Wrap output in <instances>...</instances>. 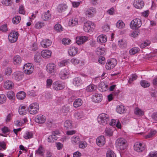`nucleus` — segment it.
<instances>
[{
    "mask_svg": "<svg viewBox=\"0 0 157 157\" xmlns=\"http://www.w3.org/2000/svg\"><path fill=\"white\" fill-rule=\"evenodd\" d=\"M12 72V69L9 67H7L4 70V74L8 76L10 75Z\"/></svg>",
    "mask_w": 157,
    "mask_h": 157,
    "instance_id": "nucleus-51",
    "label": "nucleus"
},
{
    "mask_svg": "<svg viewBox=\"0 0 157 157\" xmlns=\"http://www.w3.org/2000/svg\"><path fill=\"white\" fill-rule=\"evenodd\" d=\"M78 51V48L75 47H72L70 48L68 50V53L70 56L75 55Z\"/></svg>",
    "mask_w": 157,
    "mask_h": 157,
    "instance_id": "nucleus-25",
    "label": "nucleus"
},
{
    "mask_svg": "<svg viewBox=\"0 0 157 157\" xmlns=\"http://www.w3.org/2000/svg\"><path fill=\"white\" fill-rule=\"evenodd\" d=\"M51 14L50 13V11L49 10L44 12L41 15L42 19L45 21H49L51 19Z\"/></svg>",
    "mask_w": 157,
    "mask_h": 157,
    "instance_id": "nucleus-14",
    "label": "nucleus"
},
{
    "mask_svg": "<svg viewBox=\"0 0 157 157\" xmlns=\"http://www.w3.org/2000/svg\"><path fill=\"white\" fill-rule=\"evenodd\" d=\"M68 72L65 69L62 70L59 74V77L62 79H65L68 78Z\"/></svg>",
    "mask_w": 157,
    "mask_h": 157,
    "instance_id": "nucleus-23",
    "label": "nucleus"
},
{
    "mask_svg": "<svg viewBox=\"0 0 157 157\" xmlns=\"http://www.w3.org/2000/svg\"><path fill=\"white\" fill-rule=\"evenodd\" d=\"M126 140L122 138H119L116 141V146L120 150H124L126 147Z\"/></svg>",
    "mask_w": 157,
    "mask_h": 157,
    "instance_id": "nucleus-2",
    "label": "nucleus"
},
{
    "mask_svg": "<svg viewBox=\"0 0 157 157\" xmlns=\"http://www.w3.org/2000/svg\"><path fill=\"white\" fill-rule=\"evenodd\" d=\"M68 61L67 60H62L58 63V65L60 67L65 66L67 64Z\"/></svg>",
    "mask_w": 157,
    "mask_h": 157,
    "instance_id": "nucleus-59",
    "label": "nucleus"
},
{
    "mask_svg": "<svg viewBox=\"0 0 157 157\" xmlns=\"http://www.w3.org/2000/svg\"><path fill=\"white\" fill-rule=\"evenodd\" d=\"M140 84L141 86L144 88H147L149 87L150 85L149 82L145 80H142L140 81Z\"/></svg>",
    "mask_w": 157,
    "mask_h": 157,
    "instance_id": "nucleus-39",
    "label": "nucleus"
},
{
    "mask_svg": "<svg viewBox=\"0 0 157 157\" xmlns=\"http://www.w3.org/2000/svg\"><path fill=\"white\" fill-rule=\"evenodd\" d=\"M21 19L20 17L17 16L14 17L13 18L12 21L14 24H17L20 22Z\"/></svg>",
    "mask_w": 157,
    "mask_h": 157,
    "instance_id": "nucleus-50",
    "label": "nucleus"
},
{
    "mask_svg": "<svg viewBox=\"0 0 157 157\" xmlns=\"http://www.w3.org/2000/svg\"><path fill=\"white\" fill-rule=\"evenodd\" d=\"M134 6L136 8L141 9L144 6V3L142 0H134Z\"/></svg>",
    "mask_w": 157,
    "mask_h": 157,
    "instance_id": "nucleus-18",
    "label": "nucleus"
},
{
    "mask_svg": "<svg viewBox=\"0 0 157 157\" xmlns=\"http://www.w3.org/2000/svg\"><path fill=\"white\" fill-rule=\"evenodd\" d=\"M105 132L106 135L109 136H112L113 134V131L110 128H106L105 130Z\"/></svg>",
    "mask_w": 157,
    "mask_h": 157,
    "instance_id": "nucleus-52",
    "label": "nucleus"
},
{
    "mask_svg": "<svg viewBox=\"0 0 157 157\" xmlns=\"http://www.w3.org/2000/svg\"><path fill=\"white\" fill-rule=\"evenodd\" d=\"M41 57L40 53H38L36 54L34 57L35 61L39 63L41 60Z\"/></svg>",
    "mask_w": 157,
    "mask_h": 157,
    "instance_id": "nucleus-54",
    "label": "nucleus"
},
{
    "mask_svg": "<svg viewBox=\"0 0 157 157\" xmlns=\"http://www.w3.org/2000/svg\"><path fill=\"white\" fill-rule=\"evenodd\" d=\"M39 105L37 103H33L30 104L29 106V113L32 114L36 113L39 110Z\"/></svg>",
    "mask_w": 157,
    "mask_h": 157,
    "instance_id": "nucleus-3",
    "label": "nucleus"
},
{
    "mask_svg": "<svg viewBox=\"0 0 157 157\" xmlns=\"http://www.w3.org/2000/svg\"><path fill=\"white\" fill-rule=\"evenodd\" d=\"M52 44L51 41L47 39H44L40 42V44L42 47L44 48H47L50 46Z\"/></svg>",
    "mask_w": 157,
    "mask_h": 157,
    "instance_id": "nucleus-21",
    "label": "nucleus"
},
{
    "mask_svg": "<svg viewBox=\"0 0 157 157\" xmlns=\"http://www.w3.org/2000/svg\"><path fill=\"white\" fill-rule=\"evenodd\" d=\"M141 24V20L139 19L136 18L131 21L130 25L131 28L136 29L140 27Z\"/></svg>",
    "mask_w": 157,
    "mask_h": 157,
    "instance_id": "nucleus-10",
    "label": "nucleus"
},
{
    "mask_svg": "<svg viewBox=\"0 0 157 157\" xmlns=\"http://www.w3.org/2000/svg\"><path fill=\"white\" fill-rule=\"evenodd\" d=\"M44 153V149L41 146H40L35 151V153L37 155L43 156Z\"/></svg>",
    "mask_w": 157,
    "mask_h": 157,
    "instance_id": "nucleus-37",
    "label": "nucleus"
},
{
    "mask_svg": "<svg viewBox=\"0 0 157 157\" xmlns=\"http://www.w3.org/2000/svg\"><path fill=\"white\" fill-rule=\"evenodd\" d=\"M47 71L50 73H52L56 71V65L53 63L48 64L46 67Z\"/></svg>",
    "mask_w": 157,
    "mask_h": 157,
    "instance_id": "nucleus-17",
    "label": "nucleus"
},
{
    "mask_svg": "<svg viewBox=\"0 0 157 157\" xmlns=\"http://www.w3.org/2000/svg\"><path fill=\"white\" fill-rule=\"evenodd\" d=\"M105 52L104 48H98L97 49L96 53L99 56L103 55Z\"/></svg>",
    "mask_w": 157,
    "mask_h": 157,
    "instance_id": "nucleus-43",
    "label": "nucleus"
},
{
    "mask_svg": "<svg viewBox=\"0 0 157 157\" xmlns=\"http://www.w3.org/2000/svg\"><path fill=\"white\" fill-rule=\"evenodd\" d=\"M82 101L80 98H77L75 100L73 103V106L75 108H77L82 105Z\"/></svg>",
    "mask_w": 157,
    "mask_h": 157,
    "instance_id": "nucleus-35",
    "label": "nucleus"
},
{
    "mask_svg": "<svg viewBox=\"0 0 157 157\" xmlns=\"http://www.w3.org/2000/svg\"><path fill=\"white\" fill-rule=\"evenodd\" d=\"M7 96L8 98L11 100H13L15 97V94L12 91H8L7 93Z\"/></svg>",
    "mask_w": 157,
    "mask_h": 157,
    "instance_id": "nucleus-38",
    "label": "nucleus"
},
{
    "mask_svg": "<svg viewBox=\"0 0 157 157\" xmlns=\"http://www.w3.org/2000/svg\"><path fill=\"white\" fill-rule=\"evenodd\" d=\"M51 54L52 52L49 50H45L41 52V56L45 58H49L51 56Z\"/></svg>",
    "mask_w": 157,
    "mask_h": 157,
    "instance_id": "nucleus-24",
    "label": "nucleus"
},
{
    "mask_svg": "<svg viewBox=\"0 0 157 157\" xmlns=\"http://www.w3.org/2000/svg\"><path fill=\"white\" fill-rule=\"evenodd\" d=\"M96 11L95 9L93 7H90L86 9L85 10V13L87 17H91L95 14Z\"/></svg>",
    "mask_w": 157,
    "mask_h": 157,
    "instance_id": "nucleus-12",
    "label": "nucleus"
},
{
    "mask_svg": "<svg viewBox=\"0 0 157 157\" xmlns=\"http://www.w3.org/2000/svg\"><path fill=\"white\" fill-rule=\"evenodd\" d=\"M106 156V157H116V155L113 151L109 150L107 151Z\"/></svg>",
    "mask_w": 157,
    "mask_h": 157,
    "instance_id": "nucleus-46",
    "label": "nucleus"
},
{
    "mask_svg": "<svg viewBox=\"0 0 157 157\" xmlns=\"http://www.w3.org/2000/svg\"><path fill=\"white\" fill-rule=\"evenodd\" d=\"M145 144L143 143L136 142L134 145V150L138 152H141L144 150Z\"/></svg>",
    "mask_w": 157,
    "mask_h": 157,
    "instance_id": "nucleus-9",
    "label": "nucleus"
},
{
    "mask_svg": "<svg viewBox=\"0 0 157 157\" xmlns=\"http://www.w3.org/2000/svg\"><path fill=\"white\" fill-rule=\"evenodd\" d=\"M44 23L41 22H37L35 25V27L37 29L41 28L44 25Z\"/></svg>",
    "mask_w": 157,
    "mask_h": 157,
    "instance_id": "nucleus-62",
    "label": "nucleus"
},
{
    "mask_svg": "<svg viewBox=\"0 0 157 157\" xmlns=\"http://www.w3.org/2000/svg\"><path fill=\"white\" fill-rule=\"evenodd\" d=\"M33 136V133L31 132H26L23 137L25 139H28L32 138Z\"/></svg>",
    "mask_w": 157,
    "mask_h": 157,
    "instance_id": "nucleus-47",
    "label": "nucleus"
},
{
    "mask_svg": "<svg viewBox=\"0 0 157 157\" xmlns=\"http://www.w3.org/2000/svg\"><path fill=\"white\" fill-rule=\"evenodd\" d=\"M52 86L55 90H59L63 89L65 87V84L61 82L56 81L53 83Z\"/></svg>",
    "mask_w": 157,
    "mask_h": 157,
    "instance_id": "nucleus-11",
    "label": "nucleus"
},
{
    "mask_svg": "<svg viewBox=\"0 0 157 157\" xmlns=\"http://www.w3.org/2000/svg\"><path fill=\"white\" fill-rule=\"evenodd\" d=\"M119 47L122 48H126L127 47V42L124 40L121 39L118 42Z\"/></svg>",
    "mask_w": 157,
    "mask_h": 157,
    "instance_id": "nucleus-28",
    "label": "nucleus"
},
{
    "mask_svg": "<svg viewBox=\"0 0 157 157\" xmlns=\"http://www.w3.org/2000/svg\"><path fill=\"white\" fill-rule=\"evenodd\" d=\"M6 97L3 94H0V104H2L5 103L6 101Z\"/></svg>",
    "mask_w": 157,
    "mask_h": 157,
    "instance_id": "nucleus-53",
    "label": "nucleus"
},
{
    "mask_svg": "<svg viewBox=\"0 0 157 157\" xmlns=\"http://www.w3.org/2000/svg\"><path fill=\"white\" fill-rule=\"evenodd\" d=\"M105 140L104 136H99L97 139V144L99 146H102L105 144Z\"/></svg>",
    "mask_w": 157,
    "mask_h": 157,
    "instance_id": "nucleus-22",
    "label": "nucleus"
},
{
    "mask_svg": "<svg viewBox=\"0 0 157 157\" xmlns=\"http://www.w3.org/2000/svg\"><path fill=\"white\" fill-rule=\"evenodd\" d=\"M139 51V48L137 47H134L130 50L129 52L131 55H134L137 53Z\"/></svg>",
    "mask_w": 157,
    "mask_h": 157,
    "instance_id": "nucleus-45",
    "label": "nucleus"
},
{
    "mask_svg": "<svg viewBox=\"0 0 157 157\" xmlns=\"http://www.w3.org/2000/svg\"><path fill=\"white\" fill-rule=\"evenodd\" d=\"M18 36V33L17 31H12L9 34L8 39L10 42L14 43L16 41Z\"/></svg>",
    "mask_w": 157,
    "mask_h": 157,
    "instance_id": "nucleus-8",
    "label": "nucleus"
},
{
    "mask_svg": "<svg viewBox=\"0 0 157 157\" xmlns=\"http://www.w3.org/2000/svg\"><path fill=\"white\" fill-rule=\"evenodd\" d=\"M23 70L25 74L29 75L33 72L34 68L31 63H28L24 65Z\"/></svg>",
    "mask_w": 157,
    "mask_h": 157,
    "instance_id": "nucleus-6",
    "label": "nucleus"
},
{
    "mask_svg": "<svg viewBox=\"0 0 157 157\" xmlns=\"http://www.w3.org/2000/svg\"><path fill=\"white\" fill-rule=\"evenodd\" d=\"M64 126L67 129H71L72 127V121L70 120H67L64 122Z\"/></svg>",
    "mask_w": 157,
    "mask_h": 157,
    "instance_id": "nucleus-34",
    "label": "nucleus"
},
{
    "mask_svg": "<svg viewBox=\"0 0 157 157\" xmlns=\"http://www.w3.org/2000/svg\"><path fill=\"white\" fill-rule=\"evenodd\" d=\"M96 89V87L93 84L90 85L86 87V90L88 92H93Z\"/></svg>",
    "mask_w": 157,
    "mask_h": 157,
    "instance_id": "nucleus-42",
    "label": "nucleus"
},
{
    "mask_svg": "<svg viewBox=\"0 0 157 157\" xmlns=\"http://www.w3.org/2000/svg\"><path fill=\"white\" fill-rule=\"evenodd\" d=\"M87 146V144L85 141L79 142V147L81 148H84Z\"/></svg>",
    "mask_w": 157,
    "mask_h": 157,
    "instance_id": "nucleus-60",
    "label": "nucleus"
},
{
    "mask_svg": "<svg viewBox=\"0 0 157 157\" xmlns=\"http://www.w3.org/2000/svg\"><path fill=\"white\" fill-rule=\"evenodd\" d=\"M58 132H52V134L49 136L48 138V142H53L56 141L58 137L56 135H58Z\"/></svg>",
    "mask_w": 157,
    "mask_h": 157,
    "instance_id": "nucleus-19",
    "label": "nucleus"
},
{
    "mask_svg": "<svg viewBox=\"0 0 157 157\" xmlns=\"http://www.w3.org/2000/svg\"><path fill=\"white\" fill-rule=\"evenodd\" d=\"M97 40L99 43H104L107 41V38L106 36L101 35L97 37Z\"/></svg>",
    "mask_w": 157,
    "mask_h": 157,
    "instance_id": "nucleus-26",
    "label": "nucleus"
},
{
    "mask_svg": "<svg viewBox=\"0 0 157 157\" xmlns=\"http://www.w3.org/2000/svg\"><path fill=\"white\" fill-rule=\"evenodd\" d=\"M98 122L100 124L105 125L109 120V116L105 113H102L99 115L97 118Z\"/></svg>",
    "mask_w": 157,
    "mask_h": 157,
    "instance_id": "nucleus-1",
    "label": "nucleus"
},
{
    "mask_svg": "<svg viewBox=\"0 0 157 157\" xmlns=\"http://www.w3.org/2000/svg\"><path fill=\"white\" fill-rule=\"evenodd\" d=\"M150 44V42L148 41H145L141 43L140 45V48H143Z\"/></svg>",
    "mask_w": 157,
    "mask_h": 157,
    "instance_id": "nucleus-58",
    "label": "nucleus"
},
{
    "mask_svg": "<svg viewBox=\"0 0 157 157\" xmlns=\"http://www.w3.org/2000/svg\"><path fill=\"white\" fill-rule=\"evenodd\" d=\"M116 26L119 29L123 28L125 26L124 23L121 20H119L116 23Z\"/></svg>",
    "mask_w": 157,
    "mask_h": 157,
    "instance_id": "nucleus-49",
    "label": "nucleus"
},
{
    "mask_svg": "<svg viewBox=\"0 0 157 157\" xmlns=\"http://www.w3.org/2000/svg\"><path fill=\"white\" fill-rule=\"evenodd\" d=\"M95 26L94 23L91 21H87L84 24L83 29L86 32H89L93 29Z\"/></svg>",
    "mask_w": 157,
    "mask_h": 157,
    "instance_id": "nucleus-4",
    "label": "nucleus"
},
{
    "mask_svg": "<svg viewBox=\"0 0 157 157\" xmlns=\"http://www.w3.org/2000/svg\"><path fill=\"white\" fill-rule=\"evenodd\" d=\"M67 8V6L65 4H60L58 7V10L59 12H62L65 10Z\"/></svg>",
    "mask_w": 157,
    "mask_h": 157,
    "instance_id": "nucleus-36",
    "label": "nucleus"
},
{
    "mask_svg": "<svg viewBox=\"0 0 157 157\" xmlns=\"http://www.w3.org/2000/svg\"><path fill=\"white\" fill-rule=\"evenodd\" d=\"M55 29L57 31L60 32L63 30V28L61 25L59 24H56L54 26Z\"/></svg>",
    "mask_w": 157,
    "mask_h": 157,
    "instance_id": "nucleus-57",
    "label": "nucleus"
},
{
    "mask_svg": "<svg viewBox=\"0 0 157 157\" xmlns=\"http://www.w3.org/2000/svg\"><path fill=\"white\" fill-rule=\"evenodd\" d=\"M71 41L70 40L66 38H63L62 40V44L66 45L69 44Z\"/></svg>",
    "mask_w": 157,
    "mask_h": 157,
    "instance_id": "nucleus-61",
    "label": "nucleus"
},
{
    "mask_svg": "<svg viewBox=\"0 0 157 157\" xmlns=\"http://www.w3.org/2000/svg\"><path fill=\"white\" fill-rule=\"evenodd\" d=\"M78 19L76 18H73L69 20L68 24L69 26H74L78 24Z\"/></svg>",
    "mask_w": 157,
    "mask_h": 157,
    "instance_id": "nucleus-31",
    "label": "nucleus"
},
{
    "mask_svg": "<svg viewBox=\"0 0 157 157\" xmlns=\"http://www.w3.org/2000/svg\"><path fill=\"white\" fill-rule=\"evenodd\" d=\"M134 113L136 115L140 116H142L144 114V112L141 109L137 107L135 108Z\"/></svg>",
    "mask_w": 157,
    "mask_h": 157,
    "instance_id": "nucleus-41",
    "label": "nucleus"
},
{
    "mask_svg": "<svg viewBox=\"0 0 157 157\" xmlns=\"http://www.w3.org/2000/svg\"><path fill=\"white\" fill-rule=\"evenodd\" d=\"M18 112L21 115L25 114L26 113V107L25 106H21L19 109Z\"/></svg>",
    "mask_w": 157,
    "mask_h": 157,
    "instance_id": "nucleus-40",
    "label": "nucleus"
},
{
    "mask_svg": "<svg viewBox=\"0 0 157 157\" xmlns=\"http://www.w3.org/2000/svg\"><path fill=\"white\" fill-rule=\"evenodd\" d=\"M102 98V96L101 94H95L92 97V99L93 101L95 102H101Z\"/></svg>",
    "mask_w": 157,
    "mask_h": 157,
    "instance_id": "nucleus-20",
    "label": "nucleus"
},
{
    "mask_svg": "<svg viewBox=\"0 0 157 157\" xmlns=\"http://www.w3.org/2000/svg\"><path fill=\"white\" fill-rule=\"evenodd\" d=\"M80 139L78 136H74L71 138L72 143L75 144L79 142Z\"/></svg>",
    "mask_w": 157,
    "mask_h": 157,
    "instance_id": "nucleus-48",
    "label": "nucleus"
},
{
    "mask_svg": "<svg viewBox=\"0 0 157 157\" xmlns=\"http://www.w3.org/2000/svg\"><path fill=\"white\" fill-rule=\"evenodd\" d=\"M35 120L37 123L42 124L45 122L46 117L43 115L40 114L36 116L35 118Z\"/></svg>",
    "mask_w": 157,
    "mask_h": 157,
    "instance_id": "nucleus-16",
    "label": "nucleus"
},
{
    "mask_svg": "<svg viewBox=\"0 0 157 157\" xmlns=\"http://www.w3.org/2000/svg\"><path fill=\"white\" fill-rule=\"evenodd\" d=\"M156 133V131L155 130L151 131L150 133L147 135L144 136V137L146 139L151 138L154 136Z\"/></svg>",
    "mask_w": 157,
    "mask_h": 157,
    "instance_id": "nucleus-55",
    "label": "nucleus"
},
{
    "mask_svg": "<svg viewBox=\"0 0 157 157\" xmlns=\"http://www.w3.org/2000/svg\"><path fill=\"white\" fill-rule=\"evenodd\" d=\"M14 86L13 82L11 80H7L4 83V88L6 90H10L13 88Z\"/></svg>",
    "mask_w": 157,
    "mask_h": 157,
    "instance_id": "nucleus-13",
    "label": "nucleus"
},
{
    "mask_svg": "<svg viewBox=\"0 0 157 157\" xmlns=\"http://www.w3.org/2000/svg\"><path fill=\"white\" fill-rule=\"evenodd\" d=\"M88 37L84 36L77 37L76 38V42L78 45L82 44L86 42L88 39Z\"/></svg>",
    "mask_w": 157,
    "mask_h": 157,
    "instance_id": "nucleus-15",
    "label": "nucleus"
},
{
    "mask_svg": "<svg viewBox=\"0 0 157 157\" xmlns=\"http://www.w3.org/2000/svg\"><path fill=\"white\" fill-rule=\"evenodd\" d=\"M116 111L117 113L120 114H122L125 113L126 111V109L124 106L123 105H118L116 108Z\"/></svg>",
    "mask_w": 157,
    "mask_h": 157,
    "instance_id": "nucleus-27",
    "label": "nucleus"
},
{
    "mask_svg": "<svg viewBox=\"0 0 157 157\" xmlns=\"http://www.w3.org/2000/svg\"><path fill=\"white\" fill-rule=\"evenodd\" d=\"M26 96V93L24 91H20L17 94V98L19 100H23L25 98Z\"/></svg>",
    "mask_w": 157,
    "mask_h": 157,
    "instance_id": "nucleus-33",
    "label": "nucleus"
},
{
    "mask_svg": "<svg viewBox=\"0 0 157 157\" xmlns=\"http://www.w3.org/2000/svg\"><path fill=\"white\" fill-rule=\"evenodd\" d=\"M13 63L14 64L17 65H19L21 62V57L19 56H15L13 57Z\"/></svg>",
    "mask_w": 157,
    "mask_h": 157,
    "instance_id": "nucleus-30",
    "label": "nucleus"
},
{
    "mask_svg": "<svg viewBox=\"0 0 157 157\" xmlns=\"http://www.w3.org/2000/svg\"><path fill=\"white\" fill-rule=\"evenodd\" d=\"M74 116L77 119H79L84 117V115L82 112H75L74 114Z\"/></svg>",
    "mask_w": 157,
    "mask_h": 157,
    "instance_id": "nucleus-44",
    "label": "nucleus"
},
{
    "mask_svg": "<svg viewBox=\"0 0 157 157\" xmlns=\"http://www.w3.org/2000/svg\"><path fill=\"white\" fill-rule=\"evenodd\" d=\"M52 80L51 79H47L46 81V86L47 88H49L52 83Z\"/></svg>",
    "mask_w": 157,
    "mask_h": 157,
    "instance_id": "nucleus-63",
    "label": "nucleus"
},
{
    "mask_svg": "<svg viewBox=\"0 0 157 157\" xmlns=\"http://www.w3.org/2000/svg\"><path fill=\"white\" fill-rule=\"evenodd\" d=\"M137 78V76L136 74L132 75L131 76V77L129 78L128 81V82L130 83H131L132 82L136 80Z\"/></svg>",
    "mask_w": 157,
    "mask_h": 157,
    "instance_id": "nucleus-56",
    "label": "nucleus"
},
{
    "mask_svg": "<svg viewBox=\"0 0 157 157\" xmlns=\"http://www.w3.org/2000/svg\"><path fill=\"white\" fill-rule=\"evenodd\" d=\"M117 63V61L115 59H108L106 64L105 68L106 69L110 70L113 69Z\"/></svg>",
    "mask_w": 157,
    "mask_h": 157,
    "instance_id": "nucleus-5",
    "label": "nucleus"
},
{
    "mask_svg": "<svg viewBox=\"0 0 157 157\" xmlns=\"http://www.w3.org/2000/svg\"><path fill=\"white\" fill-rule=\"evenodd\" d=\"M82 82L79 77L75 78L73 79V83L75 86H78L82 84Z\"/></svg>",
    "mask_w": 157,
    "mask_h": 157,
    "instance_id": "nucleus-29",
    "label": "nucleus"
},
{
    "mask_svg": "<svg viewBox=\"0 0 157 157\" xmlns=\"http://www.w3.org/2000/svg\"><path fill=\"white\" fill-rule=\"evenodd\" d=\"M24 77L23 72L19 71L14 72L12 75L13 79L17 81H19L22 80Z\"/></svg>",
    "mask_w": 157,
    "mask_h": 157,
    "instance_id": "nucleus-7",
    "label": "nucleus"
},
{
    "mask_svg": "<svg viewBox=\"0 0 157 157\" xmlns=\"http://www.w3.org/2000/svg\"><path fill=\"white\" fill-rule=\"evenodd\" d=\"M2 2V3L7 6H9L12 3L11 0H3Z\"/></svg>",
    "mask_w": 157,
    "mask_h": 157,
    "instance_id": "nucleus-64",
    "label": "nucleus"
},
{
    "mask_svg": "<svg viewBox=\"0 0 157 157\" xmlns=\"http://www.w3.org/2000/svg\"><path fill=\"white\" fill-rule=\"evenodd\" d=\"M98 89L101 91L105 92L108 89V85L104 82L101 83L98 86Z\"/></svg>",
    "mask_w": 157,
    "mask_h": 157,
    "instance_id": "nucleus-32",
    "label": "nucleus"
}]
</instances>
